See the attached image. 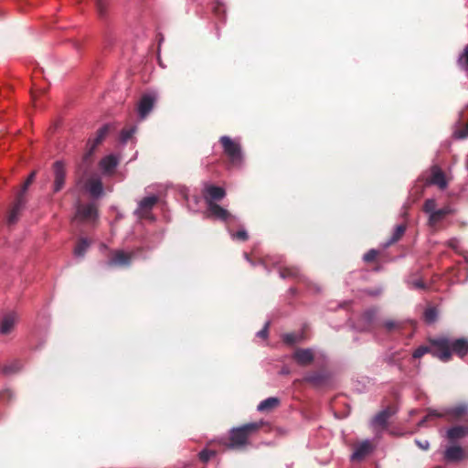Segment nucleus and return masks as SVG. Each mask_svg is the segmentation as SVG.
I'll use <instances>...</instances> for the list:
<instances>
[{
  "mask_svg": "<svg viewBox=\"0 0 468 468\" xmlns=\"http://www.w3.org/2000/svg\"><path fill=\"white\" fill-rule=\"evenodd\" d=\"M21 363L19 361H15L10 365H6L2 368V372L5 375L14 374L20 370Z\"/></svg>",
  "mask_w": 468,
  "mask_h": 468,
  "instance_id": "35",
  "label": "nucleus"
},
{
  "mask_svg": "<svg viewBox=\"0 0 468 468\" xmlns=\"http://www.w3.org/2000/svg\"><path fill=\"white\" fill-rule=\"evenodd\" d=\"M100 167L105 174H111L118 165L117 158L112 155H107L100 161Z\"/></svg>",
  "mask_w": 468,
  "mask_h": 468,
  "instance_id": "24",
  "label": "nucleus"
},
{
  "mask_svg": "<svg viewBox=\"0 0 468 468\" xmlns=\"http://www.w3.org/2000/svg\"><path fill=\"white\" fill-rule=\"evenodd\" d=\"M219 142L230 162L234 165L239 164L242 160L240 144L227 135L221 136Z\"/></svg>",
  "mask_w": 468,
  "mask_h": 468,
  "instance_id": "4",
  "label": "nucleus"
},
{
  "mask_svg": "<svg viewBox=\"0 0 468 468\" xmlns=\"http://www.w3.org/2000/svg\"><path fill=\"white\" fill-rule=\"evenodd\" d=\"M372 452V445L368 441H365L358 445H356L353 454L352 459L360 461L364 459L367 455H368Z\"/></svg>",
  "mask_w": 468,
  "mask_h": 468,
  "instance_id": "21",
  "label": "nucleus"
},
{
  "mask_svg": "<svg viewBox=\"0 0 468 468\" xmlns=\"http://www.w3.org/2000/svg\"><path fill=\"white\" fill-rule=\"evenodd\" d=\"M415 443L420 449L424 451H427L430 448V442L428 440H415Z\"/></svg>",
  "mask_w": 468,
  "mask_h": 468,
  "instance_id": "43",
  "label": "nucleus"
},
{
  "mask_svg": "<svg viewBox=\"0 0 468 468\" xmlns=\"http://www.w3.org/2000/svg\"><path fill=\"white\" fill-rule=\"evenodd\" d=\"M133 254L123 250H114L111 253L107 265L109 267H129L132 263Z\"/></svg>",
  "mask_w": 468,
  "mask_h": 468,
  "instance_id": "7",
  "label": "nucleus"
},
{
  "mask_svg": "<svg viewBox=\"0 0 468 468\" xmlns=\"http://www.w3.org/2000/svg\"><path fill=\"white\" fill-rule=\"evenodd\" d=\"M26 204L27 197H24L23 195H16V201L12 206L7 216L8 225H13L18 220L21 212L25 208Z\"/></svg>",
  "mask_w": 468,
  "mask_h": 468,
  "instance_id": "13",
  "label": "nucleus"
},
{
  "mask_svg": "<svg viewBox=\"0 0 468 468\" xmlns=\"http://www.w3.org/2000/svg\"><path fill=\"white\" fill-rule=\"evenodd\" d=\"M205 217L208 219L219 220L224 223H229L235 219V216H233L228 209L222 207L216 202L210 201H208V206H207Z\"/></svg>",
  "mask_w": 468,
  "mask_h": 468,
  "instance_id": "5",
  "label": "nucleus"
},
{
  "mask_svg": "<svg viewBox=\"0 0 468 468\" xmlns=\"http://www.w3.org/2000/svg\"><path fill=\"white\" fill-rule=\"evenodd\" d=\"M379 252L376 250H369L366 254L363 256V260L366 262H373L378 258Z\"/></svg>",
  "mask_w": 468,
  "mask_h": 468,
  "instance_id": "40",
  "label": "nucleus"
},
{
  "mask_svg": "<svg viewBox=\"0 0 468 468\" xmlns=\"http://www.w3.org/2000/svg\"><path fill=\"white\" fill-rule=\"evenodd\" d=\"M16 321V315L14 314H8L5 315L3 319L0 321V334H10L15 327Z\"/></svg>",
  "mask_w": 468,
  "mask_h": 468,
  "instance_id": "22",
  "label": "nucleus"
},
{
  "mask_svg": "<svg viewBox=\"0 0 468 468\" xmlns=\"http://www.w3.org/2000/svg\"><path fill=\"white\" fill-rule=\"evenodd\" d=\"M466 437H468V420H465V423L452 426L446 431V438L451 443H455Z\"/></svg>",
  "mask_w": 468,
  "mask_h": 468,
  "instance_id": "8",
  "label": "nucleus"
},
{
  "mask_svg": "<svg viewBox=\"0 0 468 468\" xmlns=\"http://www.w3.org/2000/svg\"><path fill=\"white\" fill-rule=\"evenodd\" d=\"M54 184L53 191L55 193L60 191L65 185L66 169L62 161H56L53 164Z\"/></svg>",
  "mask_w": 468,
  "mask_h": 468,
  "instance_id": "12",
  "label": "nucleus"
},
{
  "mask_svg": "<svg viewBox=\"0 0 468 468\" xmlns=\"http://www.w3.org/2000/svg\"><path fill=\"white\" fill-rule=\"evenodd\" d=\"M157 97L154 93L144 94L138 102V114L142 119H144L153 110Z\"/></svg>",
  "mask_w": 468,
  "mask_h": 468,
  "instance_id": "10",
  "label": "nucleus"
},
{
  "mask_svg": "<svg viewBox=\"0 0 468 468\" xmlns=\"http://www.w3.org/2000/svg\"><path fill=\"white\" fill-rule=\"evenodd\" d=\"M303 336L302 335H298L296 334H293V333H290V334H285L283 336H282V340L285 344L287 345H290V346H292L296 343H299L301 340H302Z\"/></svg>",
  "mask_w": 468,
  "mask_h": 468,
  "instance_id": "36",
  "label": "nucleus"
},
{
  "mask_svg": "<svg viewBox=\"0 0 468 468\" xmlns=\"http://www.w3.org/2000/svg\"><path fill=\"white\" fill-rule=\"evenodd\" d=\"M377 314L378 310L376 308H370L365 311L358 319V328L361 331H370L373 327Z\"/></svg>",
  "mask_w": 468,
  "mask_h": 468,
  "instance_id": "18",
  "label": "nucleus"
},
{
  "mask_svg": "<svg viewBox=\"0 0 468 468\" xmlns=\"http://www.w3.org/2000/svg\"><path fill=\"white\" fill-rule=\"evenodd\" d=\"M90 247V242L87 239L81 238L79 239L74 249V254L77 257H83Z\"/></svg>",
  "mask_w": 468,
  "mask_h": 468,
  "instance_id": "27",
  "label": "nucleus"
},
{
  "mask_svg": "<svg viewBox=\"0 0 468 468\" xmlns=\"http://www.w3.org/2000/svg\"><path fill=\"white\" fill-rule=\"evenodd\" d=\"M279 272L282 279L296 278L299 275V270L296 267H283L280 269Z\"/></svg>",
  "mask_w": 468,
  "mask_h": 468,
  "instance_id": "31",
  "label": "nucleus"
},
{
  "mask_svg": "<svg viewBox=\"0 0 468 468\" xmlns=\"http://www.w3.org/2000/svg\"><path fill=\"white\" fill-rule=\"evenodd\" d=\"M382 325L387 333L400 331L404 327V324L402 322L395 321V320H387L383 323Z\"/></svg>",
  "mask_w": 468,
  "mask_h": 468,
  "instance_id": "28",
  "label": "nucleus"
},
{
  "mask_svg": "<svg viewBox=\"0 0 468 468\" xmlns=\"http://www.w3.org/2000/svg\"><path fill=\"white\" fill-rule=\"evenodd\" d=\"M436 201L434 199H427L423 205V211L425 213L431 215V213H433L434 210L436 209Z\"/></svg>",
  "mask_w": 468,
  "mask_h": 468,
  "instance_id": "39",
  "label": "nucleus"
},
{
  "mask_svg": "<svg viewBox=\"0 0 468 468\" xmlns=\"http://www.w3.org/2000/svg\"><path fill=\"white\" fill-rule=\"evenodd\" d=\"M7 396L8 399H11L12 398V393L10 390H5L2 394H1V397L4 398L5 396Z\"/></svg>",
  "mask_w": 468,
  "mask_h": 468,
  "instance_id": "48",
  "label": "nucleus"
},
{
  "mask_svg": "<svg viewBox=\"0 0 468 468\" xmlns=\"http://www.w3.org/2000/svg\"><path fill=\"white\" fill-rule=\"evenodd\" d=\"M406 231V226L404 224L398 225L392 234V237L388 241L387 245L389 246L399 241Z\"/></svg>",
  "mask_w": 468,
  "mask_h": 468,
  "instance_id": "29",
  "label": "nucleus"
},
{
  "mask_svg": "<svg viewBox=\"0 0 468 468\" xmlns=\"http://www.w3.org/2000/svg\"><path fill=\"white\" fill-rule=\"evenodd\" d=\"M463 111H468V104L466 105L465 109Z\"/></svg>",
  "mask_w": 468,
  "mask_h": 468,
  "instance_id": "49",
  "label": "nucleus"
},
{
  "mask_svg": "<svg viewBox=\"0 0 468 468\" xmlns=\"http://www.w3.org/2000/svg\"><path fill=\"white\" fill-rule=\"evenodd\" d=\"M84 186L93 197H100L103 192L102 182L98 177H90L87 179Z\"/></svg>",
  "mask_w": 468,
  "mask_h": 468,
  "instance_id": "19",
  "label": "nucleus"
},
{
  "mask_svg": "<svg viewBox=\"0 0 468 468\" xmlns=\"http://www.w3.org/2000/svg\"><path fill=\"white\" fill-rule=\"evenodd\" d=\"M451 213L452 209L449 207H445L437 210L435 209L434 212L430 215L429 222L431 225H435Z\"/></svg>",
  "mask_w": 468,
  "mask_h": 468,
  "instance_id": "26",
  "label": "nucleus"
},
{
  "mask_svg": "<svg viewBox=\"0 0 468 468\" xmlns=\"http://www.w3.org/2000/svg\"><path fill=\"white\" fill-rule=\"evenodd\" d=\"M411 285L415 289L425 290L427 288L425 282L422 280H415L411 282Z\"/></svg>",
  "mask_w": 468,
  "mask_h": 468,
  "instance_id": "44",
  "label": "nucleus"
},
{
  "mask_svg": "<svg viewBox=\"0 0 468 468\" xmlns=\"http://www.w3.org/2000/svg\"><path fill=\"white\" fill-rule=\"evenodd\" d=\"M438 312L436 308L430 307L424 312V320L428 324H432L437 320Z\"/></svg>",
  "mask_w": 468,
  "mask_h": 468,
  "instance_id": "33",
  "label": "nucleus"
},
{
  "mask_svg": "<svg viewBox=\"0 0 468 468\" xmlns=\"http://www.w3.org/2000/svg\"><path fill=\"white\" fill-rule=\"evenodd\" d=\"M429 182L430 184L438 186L441 189L447 186L444 173L439 167L436 166L432 167L431 176Z\"/></svg>",
  "mask_w": 468,
  "mask_h": 468,
  "instance_id": "23",
  "label": "nucleus"
},
{
  "mask_svg": "<svg viewBox=\"0 0 468 468\" xmlns=\"http://www.w3.org/2000/svg\"><path fill=\"white\" fill-rule=\"evenodd\" d=\"M280 405V399L275 397L268 398L262 400L257 407V410L261 412H269L276 409Z\"/></svg>",
  "mask_w": 468,
  "mask_h": 468,
  "instance_id": "25",
  "label": "nucleus"
},
{
  "mask_svg": "<svg viewBox=\"0 0 468 468\" xmlns=\"http://www.w3.org/2000/svg\"><path fill=\"white\" fill-rule=\"evenodd\" d=\"M457 64L463 70L468 72V44L460 54L457 59Z\"/></svg>",
  "mask_w": 468,
  "mask_h": 468,
  "instance_id": "30",
  "label": "nucleus"
},
{
  "mask_svg": "<svg viewBox=\"0 0 468 468\" xmlns=\"http://www.w3.org/2000/svg\"><path fill=\"white\" fill-rule=\"evenodd\" d=\"M261 425L262 423L251 422L232 429L229 435V446L230 448H239L246 445L249 436L257 431Z\"/></svg>",
  "mask_w": 468,
  "mask_h": 468,
  "instance_id": "3",
  "label": "nucleus"
},
{
  "mask_svg": "<svg viewBox=\"0 0 468 468\" xmlns=\"http://www.w3.org/2000/svg\"><path fill=\"white\" fill-rule=\"evenodd\" d=\"M330 379V373L325 369H320L308 373L303 380L316 388L325 386Z\"/></svg>",
  "mask_w": 468,
  "mask_h": 468,
  "instance_id": "11",
  "label": "nucleus"
},
{
  "mask_svg": "<svg viewBox=\"0 0 468 468\" xmlns=\"http://www.w3.org/2000/svg\"><path fill=\"white\" fill-rule=\"evenodd\" d=\"M434 350H435V347L432 346L431 345V346H420L415 349L412 356L414 358H420L425 354H428V353L432 355V351H434Z\"/></svg>",
  "mask_w": 468,
  "mask_h": 468,
  "instance_id": "32",
  "label": "nucleus"
},
{
  "mask_svg": "<svg viewBox=\"0 0 468 468\" xmlns=\"http://www.w3.org/2000/svg\"><path fill=\"white\" fill-rule=\"evenodd\" d=\"M158 200V197L154 195L144 197L142 200L139 201L138 207L135 210V214L140 218H148L153 207L157 204Z\"/></svg>",
  "mask_w": 468,
  "mask_h": 468,
  "instance_id": "9",
  "label": "nucleus"
},
{
  "mask_svg": "<svg viewBox=\"0 0 468 468\" xmlns=\"http://www.w3.org/2000/svg\"><path fill=\"white\" fill-rule=\"evenodd\" d=\"M458 243V240L456 239H452L448 241V246L451 248H456V245Z\"/></svg>",
  "mask_w": 468,
  "mask_h": 468,
  "instance_id": "47",
  "label": "nucleus"
},
{
  "mask_svg": "<svg viewBox=\"0 0 468 468\" xmlns=\"http://www.w3.org/2000/svg\"><path fill=\"white\" fill-rule=\"evenodd\" d=\"M214 12L217 15H219L220 13H224L225 10H224L223 5L218 3L217 5L214 7Z\"/></svg>",
  "mask_w": 468,
  "mask_h": 468,
  "instance_id": "46",
  "label": "nucleus"
},
{
  "mask_svg": "<svg viewBox=\"0 0 468 468\" xmlns=\"http://www.w3.org/2000/svg\"><path fill=\"white\" fill-rule=\"evenodd\" d=\"M429 343L435 347L432 356L441 362H449L453 354L461 358L468 354L467 338L452 339L448 336H438L429 338Z\"/></svg>",
  "mask_w": 468,
  "mask_h": 468,
  "instance_id": "1",
  "label": "nucleus"
},
{
  "mask_svg": "<svg viewBox=\"0 0 468 468\" xmlns=\"http://www.w3.org/2000/svg\"><path fill=\"white\" fill-rule=\"evenodd\" d=\"M98 218V209L94 203L78 204L75 218L81 222H93Z\"/></svg>",
  "mask_w": 468,
  "mask_h": 468,
  "instance_id": "6",
  "label": "nucleus"
},
{
  "mask_svg": "<svg viewBox=\"0 0 468 468\" xmlns=\"http://www.w3.org/2000/svg\"><path fill=\"white\" fill-rule=\"evenodd\" d=\"M135 131H136L135 127L122 129L121 132V137H120L121 141L122 143H126L127 141H129L135 133Z\"/></svg>",
  "mask_w": 468,
  "mask_h": 468,
  "instance_id": "38",
  "label": "nucleus"
},
{
  "mask_svg": "<svg viewBox=\"0 0 468 468\" xmlns=\"http://www.w3.org/2000/svg\"><path fill=\"white\" fill-rule=\"evenodd\" d=\"M393 411L390 409H386L378 412L372 420V425L380 429H386L388 426V420L392 416Z\"/></svg>",
  "mask_w": 468,
  "mask_h": 468,
  "instance_id": "20",
  "label": "nucleus"
},
{
  "mask_svg": "<svg viewBox=\"0 0 468 468\" xmlns=\"http://www.w3.org/2000/svg\"><path fill=\"white\" fill-rule=\"evenodd\" d=\"M37 171H32L29 176H27V180L24 182L21 190L18 192L17 195H23L26 197L27 188L29 186L34 182L36 178Z\"/></svg>",
  "mask_w": 468,
  "mask_h": 468,
  "instance_id": "34",
  "label": "nucleus"
},
{
  "mask_svg": "<svg viewBox=\"0 0 468 468\" xmlns=\"http://www.w3.org/2000/svg\"><path fill=\"white\" fill-rule=\"evenodd\" d=\"M95 7L98 15L103 17L107 14L108 4L105 0H95Z\"/></svg>",
  "mask_w": 468,
  "mask_h": 468,
  "instance_id": "37",
  "label": "nucleus"
},
{
  "mask_svg": "<svg viewBox=\"0 0 468 468\" xmlns=\"http://www.w3.org/2000/svg\"><path fill=\"white\" fill-rule=\"evenodd\" d=\"M292 359L301 367L311 365L314 360V353L311 348H297L292 354Z\"/></svg>",
  "mask_w": 468,
  "mask_h": 468,
  "instance_id": "17",
  "label": "nucleus"
},
{
  "mask_svg": "<svg viewBox=\"0 0 468 468\" xmlns=\"http://www.w3.org/2000/svg\"><path fill=\"white\" fill-rule=\"evenodd\" d=\"M466 458L464 449L460 445H451L443 452V459L447 463H459Z\"/></svg>",
  "mask_w": 468,
  "mask_h": 468,
  "instance_id": "16",
  "label": "nucleus"
},
{
  "mask_svg": "<svg viewBox=\"0 0 468 468\" xmlns=\"http://www.w3.org/2000/svg\"><path fill=\"white\" fill-rule=\"evenodd\" d=\"M432 418H444L448 421H463V423H465V420H468V404L460 403L441 410L428 409L427 415L419 422V426H423Z\"/></svg>",
  "mask_w": 468,
  "mask_h": 468,
  "instance_id": "2",
  "label": "nucleus"
},
{
  "mask_svg": "<svg viewBox=\"0 0 468 468\" xmlns=\"http://www.w3.org/2000/svg\"><path fill=\"white\" fill-rule=\"evenodd\" d=\"M203 197L206 205L208 206V201L217 203V201L222 200L226 197V191L221 186L207 185L204 189Z\"/></svg>",
  "mask_w": 468,
  "mask_h": 468,
  "instance_id": "15",
  "label": "nucleus"
},
{
  "mask_svg": "<svg viewBox=\"0 0 468 468\" xmlns=\"http://www.w3.org/2000/svg\"><path fill=\"white\" fill-rule=\"evenodd\" d=\"M233 238L241 241H246L249 239V235L246 230L240 229L238 230L235 234H233Z\"/></svg>",
  "mask_w": 468,
  "mask_h": 468,
  "instance_id": "42",
  "label": "nucleus"
},
{
  "mask_svg": "<svg viewBox=\"0 0 468 468\" xmlns=\"http://www.w3.org/2000/svg\"><path fill=\"white\" fill-rule=\"evenodd\" d=\"M269 324L270 323H266L265 326L258 332V336L261 337V338H266L267 335H268V327H269Z\"/></svg>",
  "mask_w": 468,
  "mask_h": 468,
  "instance_id": "45",
  "label": "nucleus"
},
{
  "mask_svg": "<svg viewBox=\"0 0 468 468\" xmlns=\"http://www.w3.org/2000/svg\"><path fill=\"white\" fill-rule=\"evenodd\" d=\"M215 455V452L214 451H210V450H203L199 452V459L204 462V463H207L208 460H210V458L212 456Z\"/></svg>",
  "mask_w": 468,
  "mask_h": 468,
  "instance_id": "41",
  "label": "nucleus"
},
{
  "mask_svg": "<svg viewBox=\"0 0 468 468\" xmlns=\"http://www.w3.org/2000/svg\"><path fill=\"white\" fill-rule=\"evenodd\" d=\"M109 125H103L101 128L98 130L96 138L92 142H89V144H90V146L87 153H85V154L83 155L84 163L89 165L91 162V156L93 154L95 148L103 141V139L109 133Z\"/></svg>",
  "mask_w": 468,
  "mask_h": 468,
  "instance_id": "14",
  "label": "nucleus"
}]
</instances>
